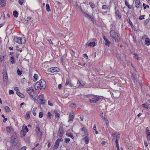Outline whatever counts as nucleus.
I'll use <instances>...</instances> for the list:
<instances>
[{
	"label": "nucleus",
	"instance_id": "f3484780",
	"mask_svg": "<svg viewBox=\"0 0 150 150\" xmlns=\"http://www.w3.org/2000/svg\"><path fill=\"white\" fill-rule=\"evenodd\" d=\"M105 41V45L109 47L111 44V42L110 41H109V40L108 39V38H103Z\"/></svg>",
	"mask_w": 150,
	"mask_h": 150
},
{
	"label": "nucleus",
	"instance_id": "1a4fd4ad",
	"mask_svg": "<svg viewBox=\"0 0 150 150\" xmlns=\"http://www.w3.org/2000/svg\"><path fill=\"white\" fill-rule=\"evenodd\" d=\"M49 71L51 73H54L55 72H58L60 71V69L56 67H53L49 69Z\"/></svg>",
	"mask_w": 150,
	"mask_h": 150
},
{
	"label": "nucleus",
	"instance_id": "f8f14e48",
	"mask_svg": "<svg viewBox=\"0 0 150 150\" xmlns=\"http://www.w3.org/2000/svg\"><path fill=\"white\" fill-rule=\"evenodd\" d=\"M36 131L37 134L38 135H40V137H41L42 135V132L40 130V128L39 127V125H38L37 126L36 129Z\"/></svg>",
	"mask_w": 150,
	"mask_h": 150
},
{
	"label": "nucleus",
	"instance_id": "cd10ccee",
	"mask_svg": "<svg viewBox=\"0 0 150 150\" xmlns=\"http://www.w3.org/2000/svg\"><path fill=\"white\" fill-rule=\"evenodd\" d=\"M77 86H84V84L83 83H82L79 80L77 83Z\"/></svg>",
	"mask_w": 150,
	"mask_h": 150
},
{
	"label": "nucleus",
	"instance_id": "2f4dec72",
	"mask_svg": "<svg viewBox=\"0 0 150 150\" xmlns=\"http://www.w3.org/2000/svg\"><path fill=\"white\" fill-rule=\"evenodd\" d=\"M115 14L119 18H121V16L119 11L117 10L115 11Z\"/></svg>",
	"mask_w": 150,
	"mask_h": 150
},
{
	"label": "nucleus",
	"instance_id": "37998d69",
	"mask_svg": "<svg viewBox=\"0 0 150 150\" xmlns=\"http://www.w3.org/2000/svg\"><path fill=\"white\" fill-rule=\"evenodd\" d=\"M133 57L135 59H136L137 60H139V57H138V56L137 54L134 53L133 54Z\"/></svg>",
	"mask_w": 150,
	"mask_h": 150
},
{
	"label": "nucleus",
	"instance_id": "de8ad7c7",
	"mask_svg": "<svg viewBox=\"0 0 150 150\" xmlns=\"http://www.w3.org/2000/svg\"><path fill=\"white\" fill-rule=\"evenodd\" d=\"M102 8L103 10H107L108 9V6L106 5H103V6Z\"/></svg>",
	"mask_w": 150,
	"mask_h": 150
},
{
	"label": "nucleus",
	"instance_id": "a878e982",
	"mask_svg": "<svg viewBox=\"0 0 150 150\" xmlns=\"http://www.w3.org/2000/svg\"><path fill=\"white\" fill-rule=\"evenodd\" d=\"M125 2L126 6L129 8L131 9L132 8V6L129 5V3L126 0H125Z\"/></svg>",
	"mask_w": 150,
	"mask_h": 150
},
{
	"label": "nucleus",
	"instance_id": "a19ab883",
	"mask_svg": "<svg viewBox=\"0 0 150 150\" xmlns=\"http://www.w3.org/2000/svg\"><path fill=\"white\" fill-rule=\"evenodd\" d=\"M6 128V132L8 133H10L11 132V127H7Z\"/></svg>",
	"mask_w": 150,
	"mask_h": 150
},
{
	"label": "nucleus",
	"instance_id": "69168bd1",
	"mask_svg": "<svg viewBox=\"0 0 150 150\" xmlns=\"http://www.w3.org/2000/svg\"><path fill=\"white\" fill-rule=\"evenodd\" d=\"M47 40L48 41L49 43L51 44L52 45H53V42L52 41L51 39H49L48 40L47 39Z\"/></svg>",
	"mask_w": 150,
	"mask_h": 150
},
{
	"label": "nucleus",
	"instance_id": "b1692460",
	"mask_svg": "<svg viewBox=\"0 0 150 150\" xmlns=\"http://www.w3.org/2000/svg\"><path fill=\"white\" fill-rule=\"evenodd\" d=\"M13 14L14 17L17 18L18 17V13L17 11L15 10L13 12Z\"/></svg>",
	"mask_w": 150,
	"mask_h": 150
},
{
	"label": "nucleus",
	"instance_id": "bb28decb",
	"mask_svg": "<svg viewBox=\"0 0 150 150\" xmlns=\"http://www.w3.org/2000/svg\"><path fill=\"white\" fill-rule=\"evenodd\" d=\"M77 134H78L79 137L82 136L83 137L84 136V133L83 132H82L80 130H79V132L77 133Z\"/></svg>",
	"mask_w": 150,
	"mask_h": 150
},
{
	"label": "nucleus",
	"instance_id": "39448f33",
	"mask_svg": "<svg viewBox=\"0 0 150 150\" xmlns=\"http://www.w3.org/2000/svg\"><path fill=\"white\" fill-rule=\"evenodd\" d=\"M29 129L27 126H25L24 128H22L21 132V134H22L21 137H25L26 133L28 131Z\"/></svg>",
	"mask_w": 150,
	"mask_h": 150
},
{
	"label": "nucleus",
	"instance_id": "58836bf2",
	"mask_svg": "<svg viewBox=\"0 0 150 150\" xmlns=\"http://www.w3.org/2000/svg\"><path fill=\"white\" fill-rule=\"evenodd\" d=\"M142 106L144 107L145 108H146L147 109L149 108V105L146 103H144L142 104Z\"/></svg>",
	"mask_w": 150,
	"mask_h": 150
},
{
	"label": "nucleus",
	"instance_id": "473e14b6",
	"mask_svg": "<svg viewBox=\"0 0 150 150\" xmlns=\"http://www.w3.org/2000/svg\"><path fill=\"white\" fill-rule=\"evenodd\" d=\"M47 118L51 119L53 117V115L50 112H48L47 113Z\"/></svg>",
	"mask_w": 150,
	"mask_h": 150
},
{
	"label": "nucleus",
	"instance_id": "dca6fc26",
	"mask_svg": "<svg viewBox=\"0 0 150 150\" xmlns=\"http://www.w3.org/2000/svg\"><path fill=\"white\" fill-rule=\"evenodd\" d=\"M59 144V142L57 139L56 140L54 145L53 147V149L55 150L58 147Z\"/></svg>",
	"mask_w": 150,
	"mask_h": 150
},
{
	"label": "nucleus",
	"instance_id": "4468645a",
	"mask_svg": "<svg viewBox=\"0 0 150 150\" xmlns=\"http://www.w3.org/2000/svg\"><path fill=\"white\" fill-rule=\"evenodd\" d=\"M135 7L138 8L140 7H141V3L140 2V0H136L135 1Z\"/></svg>",
	"mask_w": 150,
	"mask_h": 150
},
{
	"label": "nucleus",
	"instance_id": "0eeeda50",
	"mask_svg": "<svg viewBox=\"0 0 150 150\" xmlns=\"http://www.w3.org/2000/svg\"><path fill=\"white\" fill-rule=\"evenodd\" d=\"M59 134L60 135L59 137H62L64 133V130L63 129V126L60 125L58 130Z\"/></svg>",
	"mask_w": 150,
	"mask_h": 150
},
{
	"label": "nucleus",
	"instance_id": "0e129e2a",
	"mask_svg": "<svg viewBox=\"0 0 150 150\" xmlns=\"http://www.w3.org/2000/svg\"><path fill=\"white\" fill-rule=\"evenodd\" d=\"M144 145L146 147L148 146V144L147 142L145 140L144 141Z\"/></svg>",
	"mask_w": 150,
	"mask_h": 150
},
{
	"label": "nucleus",
	"instance_id": "8fccbe9b",
	"mask_svg": "<svg viewBox=\"0 0 150 150\" xmlns=\"http://www.w3.org/2000/svg\"><path fill=\"white\" fill-rule=\"evenodd\" d=\"M145 16V15L140 16L139 18V19L140 20H142L144 19V17Z\"/></svg>",
	"mask_w": 150,
	"mask_h": 150
},
{
	"label": "nucleus",
	"instance_id": "bf43d9fd",
	"mask_svg": "<svg viewBox=\"0 0 150 150\" xmlns=\"http://www.w3.org/2000/svg\"><path fill=\"white\" fill-rule=\"evenodd\" d=\"M14 89L15 91H16V93H17V92H18L19 91V89L17 87H15Z\"/></svg>",
	"mask_w": 150,
	"mask_h": 150
},
{
	"label": "nucleus",
	"instance_id": "393cba45",
	"mask_svg": "<svg viewBox=\"0 0 150 150\" xmlns=\"http://www.w3.org/2000/svg\"><path fill=\"white\" fill-rule=\"evenodd\" d=\"M46 10L48 12H49L51 11V9L50 7V5L48 4H46Z\"/></svg>",
	"mask_w": 150,
	"mask_h": 150
},
{
	"label": "nucleus",
	"instance_id": "603ef678",
	"mask_svg": "<svg viewBox=\"0 0 150 150\" xmlns=\"http://www.w3.org/2000/svg\"><path fill=\"white\" fill-rule=\"evenodd\" d=\"M36 109L37 108L36 107L35 108H34L33 110V113L34 116H35L36 115V113L35 112V111Z\"/></svg>",
	"mask_w": 150,
	"mask_h": 150
},
{
	"label": "nucleus",
	"instance_id": "680f3d73",
	"mask_svg": "<svg viewBox=\"0 0 150 150\" xmlns=\"http://www.w3.org/2000/svg\"><path fill=\"white\" fill-rule=\"evenodd\" d=\"M48 105L51 106H52L53 105V104L50 101H48Z\"/></svg>",
	"mask_w": 150,
	"mask_h": 150
},
{
	"label": "nucleus",
	"instance_id": "f704fd0d",
	"mask_svg": "<svg viewBox=\"0 0 150 150\" xmlns=\"http://www.w3.org/2000/svg\"><path fill=\"white\" fill-rule=\"evenodd\" d=\"M148 140L150 141V131L146 132Z\"/></svg>",
	"mask_w": 150,
	"mask_h": 150
},
{
	"label": "nucleus",
	"instance_id": "4d7b16f0",
	"mask_svg": "<svg viewBox=\"0 0 150 150\" xmlns=\"http://www.w3.org/2000/svg\"><path fill=\"white\" fill-rule=\"evenodd\" d=\"M9 94L10 95L13 94H14V92L13 90H9Z\"/></svg>",
	"mask_w": 150,
	"mask_h": 150
},
{
	"label": "nucleus",
	"instance_id": "6e6d98bb",
	"mask_svg": "<svg viewBox=\"0 0 150 150\" xmlns=\"http://www.w3.org/2000/svg\"><path fill=\"white\" fill-rule=\"evenodd\" d=\"M21 146H20V145H18L17 146H16V147L15 148V149L16 150H20V148Z\"/></svg>",
	"mask_w": 150,
	"mask_h": 150
},
{
	"label": "nucleus",
	"instance_id": "e2e57ef3",
	"mask_svg": "<svg viewBox=\"0 0 150 150\" xmlns=\"http://www.w3.org/2000/svg\"><path fill=\"white\" fill-rule=\"evenodd\" d=\"M62 85L61 84H59L58 85V88L60 89L62 88Z\"/></svg>",
	"mask_w": 150,
	"mask_h": 150
},
{
	"label": "nucleus",
	"instance_id": "4be33fe9",
	"mask_svg": "<svg viewBox=\"0 0 150 150\" xmlns=\"http://www.w3.org/2000/svg\"><path fill=\"white\" fill-rule=\"evenodd\" d=\"M145 44L147 45H149L150 44V40L149 38H146L145 41Z\"/></svg>",
	"mask_w": 150,
	"mask_h": 150
},
{
	"label": "nucleus",
	"instance_id": "79ce46f5",
	"mask_svg": "<svg viewBox=\"0 0 150 150\" xmlns=\"http://www.w3.org/2000/svg\"><path fill=\"white\" fill-rule=\"evenodd\" d=\"M41 83L40 82V81L39 82L38 81L36 83L35 85H37L38 84H39V86H37V88H35V90H38L39 87H41Z\"/></svg>",
	"mask_w": 150,
	"mask_h": 150
},
{
	"label": "nucleus",
	"instance_id": "c9c22d12",
	"mask_svg": "<svg viewBox=\"0 0 150 150\" xmlns=\"http://www.w3.org/2000/svg\"><path fill=\"white\" fill-rule=\"evenodd\" d=\"M89 4L92 9L94 8H95V5L94 3L90 2L89 3Z\"/></svg>",
	"mask_w": 150,
	"mask_h": 150
},
{
	"label": "nucleus",
	"instance_id": "e433bc0d",
	"mask_svg": "<svg viewBox=\"0 0 150 150\" xmlns=\"http://www.w3.org/2000/svg\"><path fill=\"white\" fill-rule=\"evenodd\" d=\"M4 109L6 112H8L10 111V108L8 106H5L4 107Z\"/></svg>",
	"mask_w": 150,
	"mask_h": 150
},
{
	"label": "nucleus",
	"instance_id": "7ed1b4c3",
	"mask_svg": "<svg viewBox=\"0 0 150 150\" xmlns=\"http://www.w3.org/2000/svg\"><path fill=\"white\" fill-rule=\"evenodd\" d=\"M18 143V141L16 138L13 137L12 135L10 140V143L12 146L15 147L16 146Z\"/></svg>",
	"mask_w": 150,
	"mask_h": 150
},
{
	"label": "nucleus",
	"instance_id": "c756f323",
	"mask_svg": "<svg viewBox=\"0 0 150 150\" xmlns=\"http://www.w3.org/2000/svg\"><path fill=\"white\" fill-rule=\"evenodd\" d=\"M17 69L18 75L19 76H21L22 74V70H20L19 68H17Z\"/></svg>",
	"mask_w": 150,
	"mask_h": 150
},
{
	"label": "nucleus",
	"instance_id": "9b49d317",
	"mask_svg": "<svg viewBox=\"0 0 150 150\" xmlns=\"http://www.w3.org/2000/svg\"><path fill=\"white\" fill-rule=\"evenodd\" d=\"M97 45L96 41L94 40L93 42H90L89 43H87L86 44V46L88 47H94L96 46Z\"/></svg>",
	"mask_w": 150,
	"mask_h": 150
},
{
	"label": "nucleus",
	"instance_id": "13d9d810",
	"mask_svg": "<svg viewBox=\"0 0 150 150\" xmlns=\"http://www.w3.org/2000/svg\"><path fill=\"white\" fill-rule=\"evenodd\" d=\"M18 3L21 5H22L23 4V0H18Z\"/></svg>",
	"mask_w": 150,
	"mask_h": 150
},
{
	"label": "nucleus",
	"instance_id": "72a5a7b5",
	"mask_svg": "<svg viewBox=\"0 0 150 150\" xmlns=\"http://www.w3.org/2000/svg\"><path fill=\"white\" fill-rule=\"evenodd\" d=\"M54 112L55 113V117L56 118L58 117V118L59 117L60 115L59 113L57 112V110H54Z\"/></svg>",
	"mask_w": 150,
	"mask_h": 150
},
{
	"label": "nucleus",
	"instance_id": "774afa93",
	"mask_svg": "<svg viewBox=\"0 0 150 150\" xmlns=\"http://www.w3.org/2000/svg\"><path fill=\"white\" fill-rule=\"evenodd\" d=\"M41 98L44 99L43 96V94H42L40 96V97L39 98V99H41Z\"/></svg>",
	"mask_w": 150,
	"mask_h": 150
},
{
	"label": "nucleus",
	"instance_id": "9d476101",
	"mask_svg": "<svg viewBox=\"0 0 150 150\" xmlns=\"http://www.w3.org/2000/svg\"><path fill=\"white\" fill-rule=\"evenodd\" d=\"M112 135L113 137H114V139H115V137H116L115 139L116 146L117 149H120L119 144L118 143V140L119 139V137H118L119 135H116L115 134H113Z\"/></svg>",
	"mask_w": 150,
	"mask_h": 150
},
{
	"label": "nucleus",
	"instance_id": "c03bdc74",
	"mask_svg": "<svg viewBox=\"0 0 150 150\" xmlns=\"http://www.w3.org/2000/svg\"><path fill=\"white\" fill-rule=\"evenodd\" d=\"M100 116L102 118L103 120H104V119L106 118H105V114L103 113V112H102L101 113V115H100Z\"/></svg>",
	"mask_w": 150,
	"mask_h": 150
},
{
	"label": "nucleus",
	"instance_id": "2eb2a0df",
	"mask_svg": "<svg viewBox=\"0 0 150 150\" xmlns=\"http://www.w3.org/2000/svg\"><path fill=\"white\" fill-rule=\"evenodd\" d=\"M74 117V115L73 114V113H70L69 116V120H68V122H72L73 120Z\"/></svg>",
	"mask_w": 150,
	"mask_h": 150
},
{
	"label": "nucleus",
	"instance_id": "a18cd8bd",
	"mask_svg": "<svg viewBox=\"0 0 150 150\" xmlns=\"http://www.w3.org/2000/svg\"><path fill=\"white\" fill-rule=\"evenodd\" d=\"M89 140V138L88 137H85V142L86 144H88V143Z\"/></svg>",
	"mask_w": 150,
	"mask_h": 150
},
{
	"label": "nucleus",
	"instance_id": "412c9836",
	"mask_svg": "<svg viewBox=\"0 0 150 150\" xmlns=\"http://www.w3.org/2000/svg\"><path fill=\"white\" fill-rule=\"evenodd\" d=\"M10 63L12 64H14L15 63V61L14 60V58L13 56H12L10 57Z\"/></svg>",
	"mask_w": 150,
	"mask_h": 150
},
{
	"label": "nucleus",
	"instance_id": "a211bd4d",
	"mask_svg": "<svg viewBox=\"0 0 150 150\" xmlns=\"http://www.w3.org/2000/svg\"><path fill=\"white\" fill-rule=\"evenodd\" d=\"M39 101H40V103H39L40 105H43L45 104L46 100L44 99L41 98V99H39Z\"/></svg>",
	"mask_w": 150,
	"mask_h": 150
},
{
	"label": "nucleus",
	"instance_id": "864d4df0",
	"mask_svg": "<svg viewBox=\"0 0 150 150\" xmlns=\"http://www.w3.org/2000/svg\"><path fill=\"white\" fill-rule=\"evenodd\" d=\"M106 125L108 126L109 125V121L106 118L104 119Z\"/></svg>",
	"mask_w": 150,
	"mask_h": 150
},
{
	"label": "nucleus",
	"instance_id": "5701e85b",
	"mask_svg": "<svg viewBox=\"0 0 150 150\" xmlns=\"http://www.w3.org/2000/svg\"><path fill=\"white\" fill-rule=\"evenodd\" d=\"M16 94L18 96L21 98H24L25 97V96L24 95L23 93H21L19 91L18 92H17Z\"/></svg>",
	"mask_w": 150,
	"mask_h": 150
},
{
	"label": "nucleus",
	"instance_id": "052dcab7",
	"mask_svg": "<svg viewBox=\"0 0 150 150\" xmlns=\"http://www.w3.org/2000/svg\"><path fill=\"white\" fill-rule=\"evenodd\" d=\"M26 148L27 147L26 146H23L21 148L20 150H26Z\"/></svg>",
	"mask_w": 150,
	"mask_h": 150
},
{
	"label": "nucleus",
	"instance_id": "09e8293b",
	"mask_svg": "<svg viewBox=\"0 0 150 150\" xmlns=\"http://www.w3.org/2000/svg\"><path fill=\"white\" fill-rule=\"evenodd\" d=\"M143 6L144 7V9H146V8H149V6L148 5H146L144 3L143 4Z\"/></svg>",
	"mask_w": 150,
	"mask_h": 150
},
{
	"label": "nucleus",
	"instance_id": "7c9ffc66",
	"mask_svg": "<svg viewBox=\"0 0 150 150\" xmlns=\"http://www.w3.org/2000/svg\"><path fill=\"white\" fill-rule=\"evenodd\" d=\"M33 78L34 79L33 81H37L38 78V75L36 74H35L33 76Z\"/></svg>",
	"mask_w": 150,
	"mask_h": 150
},
{
	"label": "nucleus",
	"instance_id": "4c0bfd02",
	"mask_svg": "<svg viewBox=\"0 0 150 150\" xmlns=\"http://www.w3.org/2000/svg\"><path fill=\"white\" fill-rule=\"evenodd\" d=\"M79 11L82 12V14L84 15V12L83 11V8L84 7H82L81 6L80 7H79Z\"/></svg>",
	"mask_w": 150,
	"mask_h": 150
},
{
	"label": "nucleus",
	"instance_id": "6e6552de",
	"mask_svg": "<svg viewBox=\"0 0 150 150\" xmlns=\"http://www.w3.org/2000/svg\"><path fill=\"white\" fill-rule=\"evenodd\" d=\"M110 34V36L112 38H116L118 37V33L112 30V28H111Z\"/></svg>",
	"mask_w": 150,
	"mask_h": 150
},
{
	"label": "nucleus",
	"instance_id": "5fc2aeb1",
	"mask_svg": "<svg viewBox=\"0 0 150 150\" xmlns=\"http://www.w3.org/2000/svg\"><path fill=\"white\" fill-rule=\"evenodd\" d=\"M16 50H17L18 51H22V50L19 48L18 46H16Z\"/></svg>",
	"mask_w": 150,
	"mask_h": 150
},
{
	"label": "nucleus",
	"instance_id": "ea45409f",
	"mask_svg": "<svg viewBox=\"0 0 150 150\" xmlns=\"http://www.w3.org/2000/svg\"><path fill=\"white\" fill-rule=\"evenodd\" d=\"M71 80H70L68 78H67L66 80L65 83L66 86H67L71 82Z\"/></svg>",
	"mask_w": 150,
	"mask_h": 150
},
{
	"label": "nucleus",
	"instance_id": "f03ea898",
	"mask_svg": "<svg viewBox=\"0 0 150 150\" xmlns=\"http://www.w3.org/2000/svg\"><path fill=\"white\" fill-rule=\"evenodd\" d=\"M2 74L4 85L6 86L8 83V80L7 72L5 68V69L3 71Z\"/></svg>",
	"mask_w": 150,
	"mask_h": 150
},
{
	"label": "nucleus",
	"instance_id": "f257e3e1",
	"mask_svg": "<svg viewBox=\"0 0 150 150\" xmlns=\"http://www.w3.org/2000/svg\"><path fill=\"white\" fill-rule=\"evenodd\" d=\"M101 96L95 95H91L89 97V102L92 103H95L101 99Z\"/></svg>",
	"mask_w": 150,
	"mask_h": 150
},
{
	"label": "nucleus",
	"instance_id": "c85d7f7f",
	"mask_svg": "<svg viewBox=\"0 0 150 150\" xmlns=\"http://www.w3.org/2000/svg\"><path fill=\"white\" fill-rule=\"evenodd\" d=\"M30 112L28 111L27 112H26V114L25 116V118L27 120H29L30 118Z\"/></svg>",
	"mask_w": 150,
	"mask_h": 150
},
{
	"label": "nucleus",
	"instance_id": "aec40b11",
	"mask_svg": "<svg viewBox=\"0 0 150 150\" xmlns=\"http://www.w3.org/2000/svg\"><path fill=\"white\" fill-rule=\"evenodd\" d=\"M66 135L68 137L71 138L72 139H74V137L73 135L72 134V133L71 132H67L66 133Z\"/></svg>",
	"mask_w": 150,
	"mask_h": 150
},
{
	"label": "nucleus",
	"instance_id": "49530a36",
	"mask_svg": "<svg viewBox=\"0 0 150 150\" xmlns=\"http://www.w3.org/2000/svg\"><path fill=\"white\" fill-rule=\"evenodd\" d=\"M70 139L69 138H66L64 139V142L68 144L69 143L70 141Z\"/></svg>",
	"mask_w": 150,
	"mask_h": 150
},
{
	"label": "nucleus",
	"instance_id": "423d86ee",
	"mask_svg": "<svg viewBox=\"0 0 150 150\" xmlns=\"http://www.w3.org/2000/svg\"><path fill=\"white\" fill-rule=\"evenodd\" d=\"M41 83V87H39L40 90L44 89L46 87V83L45 81L43 79H41L40 80Z\"/></svg>",
	"mask_w": 150,
	"mask_h": 150
},
{
	"label": "nucleus",
	"instance_id": "338daca9",
	"mask_svg": "<svg viewBox=\"0 0 150 150\" xmlns=\"http://www.w3.org/2000/svg\"><path fill=\"white\" fill-rule=\"evenodd\" d=\"M80 130L82 132H83L84 133V127H81L80 129Z\"/></svg>",
	"mask_w": 150,
	"mask_h": 150
},
{
	"label": "nucleus",
	"instance_id": "20e7f679",
	"mask_svg": "<svg viewBox=\"0 0 150 150\" xmlns=\"http://www.w3.org/2000/svg\"><path fill=\"white\" fill-rule=\"evenodd\" d=\"M23 38H14V40L19 44H23L25 42V38H23L24 40L23 41Z\"/></svg>",
	"mask_w": 150,
	"mask_h": 150
},
{
	"label": "nucleus",
	"instance_id": "3c124183",
	"mask_svg": "<svg viewBox=\"0 0 150 150\" xmlns=\"http://www.w3.org/2000/svg\"><path fill=\"white\" fill-rule=\"evenodd\" d=\"M43 112H40L39 113V117L40 118H41L43 116Z\"/></svg>",
	"mask_w": 150,
	"mask_h": 150
},
{
	"label": "nucleus",
	"instance_id": "ddd939ff",
	"mask_svg": "<svg viewBox=\"0 0 150 150\" xmlns=\"http://www.w3.org/2000/svg\"><path fill=\"white\" fill-rule=\"evenodd\" d=\"M85 17L90 21H92L94 19V17L93 15L91 16L86 13H85Z\"/></svg>",
	"mask_w": 150,
	"mask_h": 150
},
{
	"label": "nucleus",
	"instance_id": "6ab92c4d",
	"mask_svg": "<svg viewBox=\"0 0 150 150\" xmlns=\"http://www.w3.org/2000/svg\"><path fill=\"white\" fill-rule=\"evenodd\" d=\"M26 91L27 92L28 94L30 95V96L32 98H33L34 97V95H33L31 94V93L32 92L31 91V90L30 89H28L26 88Z\"/></svg>",
	"mask_w": 150,
	"mask_h": 150
}]
</instances>
